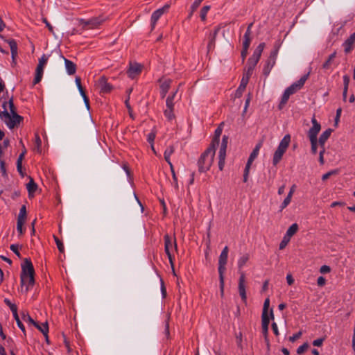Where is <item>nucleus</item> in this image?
I'll use <instances>...</instances> for the list:
<instances>
[{"label": "nucleus", "mask_w": 355, "mask_h": 355, "mask_svg": "<svg viewBox=\"0 0 355 355\" xmlns=\"http://www.w3.org/2000/svg\"><path fill=\"white\" fill-rule=\"evenodd\" d=\"M216 150L213 146H209L205 151L200 155L198 161V171L200 173H204L209 170L215 156Z\"/></svg>", "instance_id": "nucleus-1"}, {"label": "nucleus", "mask_w": 355, "mask_h": 355, "mask_svg": "<svg viewBox=\"0 0 355 355\" xmlns=\"http://www.w3.org/2000/svg\"><path fill=\"white\" fill-rule=\"evenodd\" d=\"M249 254H245L242 257H241L238 261V267L240 272V277L239 279V293L242 299V300L245 303L247 301V295L245 291V275L243 271H241V269L245 265V263L249 260Z\"/></svg>", "instance_id": "nucleus-2"}, {"label": "nucleus", "mask_w": 355, "mask_h": 355, "mask_svg": "<svg viewBox=\"0 0 355 355\" xmlns=\"http://www.w3.org/2000/svg\"><path fill=\"white\" fill-rule=\"evenodd\" d=\"M228 247L225 246L219 257L218 259V274H219V280H220V291L223 293V288H224V273L226 270V264L227 261V257H228Z\"/></svg>", "instance_id": "nucleus-3"}, {"label": "nucleus", "mask_w": 355, "mask_h": 355, "mask_svg": "<svg viewBox=\"0 0 355 355\" xmlns=\"http://www.w3.org/2000/svg\"><path fill=\"white\" fill-rule=\"evenodd\" d=\"M291 142V136L290 135H286L283 139L281 140L277 150H275L273 157H272V164L274 166H276L282 159L283 155L286 151L289 144Z\"/></svg>", "instance_id": "nucleus-4"}, {"label": "nucleus", "mask_w": 355, "mask_h": 355, "mask_svg": "<svg viewBox=\"0 0 355 355\" xmlns=\"http://www.w3.org/2000/svg\"><path fill=\"white\" fill-rule=\"evenodd\" d=\"M279 47V44L276 43L274 46L273 49L271 51L268 58L266 61V63L263 68V74L266 77H267L270 74L272 67L275 65Z\"/></svg>", "instance_id": "nucleus-5"}, {"label": "nucleus", "mask_w": 355, "mask_h": 355, "mask_svg": "<svg viewBox=\"0 0 355 355\" xmlns=\"http://www.w3.org/2000/svg\"><path fill=\"white\" fill-rule=\"evenodd\" d=\"M6 104L7 102H5L3 103V107L4 108V110L1 112L0 111V117L1 119L5 118L8 119V121H6L8 127L10 129L13 128L17 124L19 123L22 120V117L19 116V114L16 113L12 114V116L10 114L8 113L6 109Z\"/></svg>", "instance_id": "nucleus-6"}, {"label": "nucleus", "mask_w": 355, "mask_h": 355, "mask_svg": "<svg viewBox=\"0 0 355 355\" xmlns=\"http://www.w3.org/2000/svg\"><path fill=\"white\" fill-rule=\"evenodd\" d=\"M228 139V136L223 135L222 138V142L220 146V150L218 152V168L220 171H222L225 166L226 150L227 147Z\"/></svg>", "instance_id": "nucleus-7"}, {"label": "nucleus", "mask_w": 355, "mask_h": 355, "mask_svg": "<svg viewBox=\"0 0 355 355\" xmlns=\"http://www.w3.org/2000/svg\"><path fill=\"white\" fill-rule=\"evenodd\" d=\"M31 275H35V270L31 259L26 258L21 263V282H24L26 277Z\"/></svg>", "instance_id": "nucleus-8"}, {"label": "nucleus", "mask_w": 355, "mask_h": 355, "mask_svg": "<svg viewBox=\"0 0 355 355\" xmlns=\"http://www.w3.org/2000/svg\"><path fill=\"white\" fill-rule=\"evenodd\" d=\"M49 55L43 54L42 56L39 59V63L36 68L35 76L33 80V84L36 85L39 83L42 78L44 67L47 63Z\"/></svg>", "instance_id": "nucleus-9"}, {"label": "nucleus", "mask_w": 355, "mask_h": 355, "mask_svg": "<svg viewBox=\"0 0 355 355\" xmlns=\"http://www.w3.org/2000/svg\"><path fill=\"white\" fill-rule=\"evenodd\" d=\"M312 127L309 130L307 135L309 139H318V135L321 130V125L313 116L311 119Z\"/></svg>", "instance_id": "nucleus-10"}, {"label": "nucleus", "mask_w": 355, "mask_h": 355, "mask_svg": "<svg viewBox=\"0 0 355 355\" xmlns=\"http://www.w3.org/2000/svg\"><path fill=\"white\" fill-rule=\"evenodd\" d=\"M97 86L102 94L110 93L113 88L112 85L107 83V80L105 76H102L98 79Z\"/></svg>", "instance_id": "nucleus-11"}, {"label": "nucleus", "mask_w": 355, "mask_h": 355, "mask_svg": "<svg viewBox=\"0 0 355 355\" xmlns=\"http://www.w3.org/2000/svg\"><path fill=\"white\" fill-rule=\"evenodd\" d=\"M105 19L103 17H92L87 20H82V24L84 26H88L89 28H95L101 25Z\"/></svg>", "instance_id": "nucleus-12"}, {"label": "nucleus", "mask_w": 355, "mask_h": 355, "mask_svg": "<svg viewBox=\"0 0 355 355\" xmlns=\"http://www.w3.org/2000/svg\"><path fill=\"white\" fill-rule=\"evenodd\" d=\"M164 250L166 253L171 252L173 249L177 250L176 239L172 238L168 235L166 234L164 236Z\"/></svg>", "instance_id": "nucleus-13"}, {"label": "nucleus", "mask_w": 355, "mask_h": 355, "mask_svg": "<svg viewBox=\"0 0 355 355\" xmlns=\"http://www.w3.org/2000/svg\"><path fill=\"white\" fill-rule=\"evenodd\" d=\"M169 8L168 5H165L161 8L154 11L151 15V26L152 29L155 28V24L161 16Z\"/></svg>", "instance_id": "nucleus-14"}, {"label": "nucleus", "mask_w": 355, "mask_h": 355, "mask_svg": "<svg viewBox=\"0 0 355 355\" xmlns=\"http://www.w3.org/2000/svg\"><path fill=\"white\" fill-rule=\"evenodd\" d=\"M159 82L160 83V96L164 98L170 89L172 80L169 78H160Z\"/></svg>", "instance_id": "nucleus-15"}, {"label": "nucleus", "mask_w": 355, "mask_h": 355, "mask_svg": "<svg viewBox=\"0 0 355 355\" xmlns=\"http://www.w3.org/2000/svg\"><path fill=\"white\" fill-rule=\"evenodd\" d=\"M142 67L141 64L135 63H130L129 68L127 71L128 76L131 78H135L141 72Z\"/></svg>", "instance_id": "nucleus-16"}, {"label": "nucleus", "mask_w": 355, "mask_h": 355, "mask_svg": "<svg viewBox=\"0 0 355 355\" xmlns=\"http://www.w3.org/2000/svg\"><path fill=\"white\" fill-rule=\"evenodd\" d=\"M35 284L34 276H28L24 278V282H21V292L27 293L31 289Z\"/></svg>", "instance_id": "nucleus-17"}, {"label": "nucleus", "mask_w": 355, "mask_h": 355, "mask_svg": "<svg viewBox=\"0 0 355 355\" xmlns=\"http://www.w3.org/2000/svg\"><path fill=\"white\" fill-rule=\"evenodd\" d=\"M220 29V26H216L213 32H211L209 35V43L207 44V50L208 51H210L211 50H213L215 47V43H216V39L217 37V35Z\"/></svg>", "instance_id": "nucleus-18"}, {"label": "nucleus", "mask_w": 355, "mask_h": 355, "mask_svg": "<svg viewBox=\"0 0 355 355\" xmlns=\"http://www.w3.org/2000/svg\"><path fill=\"white\" fill-rule=\"evenodd\" d=\"M269 306H270V299L266 298L263 303L261 318H271V319L273 320L274 319L273 310H272V309H271L270 310V313H268Z\"/></svg>", "instance_id": "nucleus-19"}, {"label": "nucleus", "mask_w": 355, "mask_h": 355, "mask_svg": "<svg viewBox=\"0 0 355 355\" xmlns=\"http://www.w3.org/2000/svg\"><path fill=\"white\" fill-rule=\"evenodd\" d=\"M355 37L351 35L343 43L344 51L345 53H350L354 49Z\"/></svg>", "instance_id": "nucleus-20"}, {"label": "nucleus", "mask_w": 355, "mask_h": 355, "mask_svg": "<svg viewBox=\"0 0 355 355\" xmlns=\"http://www.w3.org/2000/svg\"><path fill=\"white\" fill-rule=\"evenodd\" d=\"M223 128L219 125L214 132V137L211 141L209 146H213L214 150H216V146L219 145L220 137L222 134Z\"/></svg>", "instance_id": "nucleus-21"}, {"label": "nucleus", "mask_w": 355, "mask_h": 355, "mask_svg": "<svg viewBox=\"0 0 355 355\" xmlns=\"http://www.w3.org/2000/svg\"><path fill=\"white\" fill-rule=\"evenodd\" d=\"M6 42L8 44V45L10 48L12 59L13 61H15V58L17 57V53H18L17 42L14 39L7 40Z\"/></svg>", "instance_id": "nucleus-22"}, {"label": "nucleus", "mask_w": 355, "mask_h": 355, "mask_svg": "<svg viewBox=\"0 0 355 355\" xmlns=\"http://www.w3.org/2000/svg\"><path fill=\"white\" fill-rule=\"evenodd\" d=\"M271 318H261L262 333L266 341L268 340V326Z\"/></svg>", "instance_id": "nucleus-23"}, {"label": "nucleus", "mask_w": 355, "mask_h": 355, "mask_svg": "<svg viewBox=\"0 0 355 355\" xmlns=\"http://www.w3.org/2000/svg\"><path fill=\"white\" fill-rule=\"evenodd\" d=\"M332 131L333 130L331 128H328L321 134L319 139H318L319 146H322L323 144H325L326 141L330 137Z\"/></svg>", "instance_id": "nucleus-24"}, {"label": "nucleus", "mask_w": 355, "mask_h": 355, "mask_svg": "<svg viewBox=\"0 0 355 355\" xmlns=\"http://www.w3.org/2000/svg\"><path fill=\"white\" fill-rule=\"evenodd\" d=\"M65 67L69 75H73L76 71V65L72 61L64 58Z\"/></svg>", "instance_id": "nucleus-25"}, {"label": "nucleus", "mask_w": 355, "mask_h": 355, "mask_svg": "<svg viewBox=\"0 0 355 355\" xmlns=\"http://www.w3.org/2000/svg\"><path fill=\"white\" fill-rule=\"evenodd\" d=\"M259 61H257V60H254L251 58H250L248 60V69L245 73V76L250 77V76L252 74L253 70L258 63Z\"/></svg>", "instance_id": "nucleus-26"}, {"label": "nucleus", "mask_w": 355, "mask_h": 355, "mask_svg": "<svg viewBox=\"0 0 355 355\" xmlns=\"http://www.w3.org/2000/svg\"><path fill=\"white\" fill-rule=\"evenodd\" d=\"M336 56V52L334 51V53H332L329 57L327 59V60L323 63L322 64V69H325V70H328V69H331V67H332V64L334 61V59Z\"/></svg>", "instance_id": "nucleus-27"}, {"label": "nucleus", "mask_w": 355, "mask_h": 355, "mask_svg": "<svg viewBox=\"0 0 355 355\" xmlns=\"http://www.w3.org/2000/svg\"><path fill=\"white\" fill-rule=\"evenodd\" d=\"M250 77L244 75L241 80L240 85L236 91V95L240 96L243 91L246 87V85L249 81Z\"/></svg>", "instance_id": "nucleus-28"}, {"label": "nucleus", "mask_w": 355, "mask_h": 355, "mask_svg": "<svg viewBox=\"0 0 355 355\" xmlns=\"http://www.w3.org/2000/svg\"><path fill=\"white\" fill-rule=\"evenodd\" d=\"M33 325L43 334L45 338H47V334L49 333V326L47 322H44L42 324H40L36 322Z\"/></svg>", "instance_id": "nucleus-29"}, {"label": "nucleus", "mask_w": 355, "mask_h": 355, "mask_svg": "<svg viewBox=\"0 0 355 355\" xmlns=\"http://www.w3.org/2000/svg\"><path fill=\"white\" fill-rule=\"evenodd\" d=\"M261 147V142L256 145L255 148L253 149L252 152L250 155L248 162H251V163L253 162L254 159L257 157Z\"/></svg>", "instance_id": "nucleus-30"}, {"label": "nucleus", "mask_w": 355, "mask_h": 355, "mask_svg": "<svg viewBox=\"0 0 355 355\" xmlns=\"http://www.w3.org/2000/svg\"><path fill=\"white\" fill-rule=\"evenodd\" d=\"M12 315H13V317L17 322V324L18 326V327L21 330V331L23 332L24 335L26 336V329H25V327L24 325L23 324V323L21 322V321L20 320V318L18 315V313H17V311H16L15 312H13L12 313Z\"/></svg>", "instance_id": "nucleus-31"}, {"label": "nucleus", "mask_w": 355, "mask_h": 355, "mask_svg": "<svg viewBox=\"0 0 355 355\" xmlns=\"http://www.w3.org/2000/svg\"><path fill=\"white\" fill-rule=\"evenodd\" d=\"M299 227L297 223L292 224L286 231V235L291 238L298 231Z\"/></svg>", "instance_id": "nucleus-32"}, {"label": "nucleus", "mask_w": 355, "mask_h": 355, "mask_svg": "<svg viewBox=\"0 0 355 355\" xmlns=\"http://www.w3.org/2000/svg\"><path fill=\"white\" fill-rule=\"evenodd\" d=\"M175 148L173 146H168L164 153V159L166 162H169L171 160V155L174 153Z\"/></svg>", "instance_id": "nucleus-33"}, {"label": "nucleus", "mask_w": 355, "mask_h": 355, "mask_svg": "<svg viewBox=\"0 0 355 355\" xmlns=\"http://www.w3.org/2000/svg\"><path fill=\"white\" fill-rule=\"evenodd\" d=\"M291 95V94L288 93L286 90L284 91V94H283V95L282 96L281 101H280L279 105V110H282L284 107V106L286 104V103L288 102Z\"/></svg>", "instance_id": "nucleus-34"}, {"label": "nucleus", "mask_w": 355, "mask_h": 355, "mask_svg": "<svg viewBox=\"0 0 355 355\" xmlns=\"http://www.w3.org/2000/svg\"><path fill=\"white\" fill-rule=\"evenodd\" d=\"M309 73L304 75L297 82L293 83L296 85V87L299 89V90L304 86L305 82L306 81V80L309 78Z\"/></svg>", "instance_id": "nucleus-35"}, {"label": "nucleus", "mask_w": 355, "mask_h": 355, "mask_svg": "<svg viewBox=\"0 0 355 355\" xmlns=\"http://www.w3.org/2000/svg\"><path fill=\"white\" fill-rule=\"evenodd\" d=\"M311 143V152L313 155H315L318 152V146H319L318 139H309Z\"/></svg>", "instance_id": "nucleus-36"}, {"label": "nucleus", "mask_w": 355, "mask_h": 355, "mask_svg": "<svg viewBox=\"0 0 355 355\" xmlns=\"http://www.w3.org/2000/svg\"><path fill=\"white\" fill-rule=\"evenodd\" d=\"M26 188L29 193H34L37 188V185L34 180L31 178L29 182L26 185Z\"/></svg>", "instance_id": "nucleus-37"}, {"label": "nucleus", "mask_w": 355, "mask_h": 355, "mask_svg": "<svg viewBox=\"0 0 355 355\" xmlns=\"http://www.w3.org/2000/svg\"><path fill=\"white\" fill-rule=\"evenodd\" d=\"M252 25H253L252 23H251L248 25L247 30L244 34L243 42H248L251 43L250 35H251V28H252Z\"/></svg>", "instance_id": "nucleus-38"}, {"label": "nucleus", "mask_w": 355, "mask_h": 355, "mask_svg": "<svg viewBox=\"0 0 355 355\" xmlns=\"http://www.w3.org/2000/svg\"><path fill=\"white\" fill-rule=\"evenodd\" d=\"M250 45V42H243V49H242L241 53L243 60H244L247 56L248 50Z\"/></svg>", "instance_id": "nucleus-39"}, {"label": "nucleus", "mask_w": 355, "mask_h": 355, "mask_svg": "<svg viewBox=\"0 0 355 355\" xmlns=\"http://www.w3.org/2000/svg\"><path fill=\"white\" fill-rule=\"evenodd\" d=\"M173 109L174 108L166 107V109L164 112V116L170 121L175 118V114H173Z\"/></svg>", "instance_id": "nucleus-40"}, {"label": "nucleus", "mask_w": 355, "mask_h": 355, "mask_svg": "<svg viewBox=\"0 0 355 355\" xmlns=\"http://www.w3.org/2000/svg\"><path fill=\"white\" fill-rule=\"evenodd\" d=\"M26 218V206L23 205V206H21V207L19 210L17 220L25 221Z\"/></svg>", "instance_id": "nucleus-41"}, {"label": "nucleus", "mask_w": 355, "mask_h": 355, "mask_svg": "<svg viewBox=\"0 0 355 355\" xmlns=\"http://www.w3.org/2000/svg\"><path fill=\"white\" fill-rule=\"evenodd\" d=\"M210 8H211L210 6H205L200 10V17L202 21H205L207 14L208 11L210 10Z\"/></svg>", "instance_id": "nucleus-42"}, {"label": "nucleus", "mask_w": 355, "mask_h": 355, "mask_svg": "<svg viewBox=\"0 0 355 355\" xmlns=\"http://www.w3.org/2000/svg\"><path fill=\"white\" fill-rule=\"evenodd\" d=\"M75 82H76V84L77 85V87L80 92V94L81 96H83L84 94H85V92L84 91L83 88V86L81 85V79L80 77L78 76H76V79H75Z\"/></svg>", "instance_id": "nucleus-43"}, {"label": "nucleus", "mask_w": 355, "mask_h": 355, "mask_svg": "<svg viewBox=\"0 0 355 355\" xmlns=\"http://www.w3.org/2000/svg\"><path fill=\"white\" fill-rule=\"evenodd\" d=\"M21 318L23 319L24 321H25L26 322H28L31 324H34L36 322L29 315L28 313H22V315H21Z\"/></svg>", "instance_id": "nucleus-44"}, {"label": "nucleus", "mask_w": 355, "mask_h": 355, "mask_svg": "<svg viewBox=\"0 0 355 355\" xmlns=\"http://www.w3.org/2000/svg\"><path fill=\"white\" fill-rule=\"evenodd\" d=\"M338 173V170L337 169H335V170H331L326 173H324L322 176V180L323 181H325L327 180L328 178H329L330 176L333 175H336Z\"/></svg>", "instance_id": "nucleus-45"}, {"label": "nucleus", "mask_w": 355, "mask_h": 355, "mask_svg": "<svg viewBox=\"0 0 355 355\" xmlns=\"http://www.w3.org/2000/svg\"><path fill=\"white\" fill-rule=\"evenodd\" d=\"M4 303L8 306L12 311V313L13 312H15L16 311H17V306L15 304H12L10 300H8V298H5L4 299Z\"/></svg>", "instance_id": "nucleus-46"}, {"label": "nucleus", "mask_w": 355, "mask_h": 355, "mask_svg": "<svg viewBox=\"0 0 355 355\" xmlns=\"http://www.w3.org/2000/svg\"><path fill=\"white\" fill-rule=\"evenodd\" d=\"M54 239L55 241V243L57 245L58 249L60 252H64V248L62 242L55 236H54Z\"/></svg>", "instance_id": "nucleus-47"}, {"label": "nucleus", "mask_w": 355, "mask_h": 355, "mask_svg": "<svg viewBox=\"0 0 355 355\" xmlns=\"http://www.w3.org/2000/svg\"><path fill=\"white\" fill-rule=\"evenodd\" d=\"M291 238L288 237L286 234L284 235L282 241H281L279 244V249L283 250L287 245V243L289 242Z\"/></svg>", "instance_id": "nucleus-48"}, {"label": "nucleus", "mask_w": 355, "mask_h": 355, "mask_svg": "<svg viewBox=\"0 0 355 355\" xmlns=\"http://www.w3.org/2000/svg\"><path fill=\"white\" fill-rule=\"evenodd\" d=\"M262 52L263 51H261V50H259L257 48H256V49L254 50L252 55L250 58L254 59V60H257V61H259V59H260V57L261 55Z\"/></svg>", "instance_id": "nucleus-49"}, {"label": "nucleus", "mask_w": 355, "mask_h": 355, "mask_svg": "<svg viewBox=\"0 0 355 355\" xmlns=\"http://www.w3.org/2000/svg\"><path fill=\"white\" fill-rule=\"evenodd\" d=\"M288 93H289L290 94H295L296 92H297L299 90V89L296 87V85L293 83L291 85H290L288 87H287L286 89H285Z\"/></svg>", "instance_id": "nucleus-50"}, {"label": "nucleus", "mask_w": 355, "mask_h": 355, "mask_svg": "<svg viewBox=\"0 0 355 355\" xmlns=\"http://www.w3.org/2000/svg\"><path fill=\"white\" fill-rule=\"evenodd\" d=\"M309 347V344L307 343H304L303 345H300L297 349V354H302L305 350H306Z\"/></svg>", "instance_id": "nucleus-51"}, {"label": "nucleus", "mask_w": 355, "mask_h": 355, "mask_svg": "<svg viewBox=\"0 0 355 355\" xmlns=\"http://www.w3.org/2000/svg\"><path fill=\"white\" fill-rule=\"evenodd\" d=\"M25 221L17 220V230L20 235L24 234L23 225Z\"/></svg>", "instance_id": "nucleus-52"}, {"label": "nucleus", "mask_w": 355, "mask_h": 355, "mask_svg": "<svg viewBox=\"0 0 355 355\" xmlns=\"http://www.w3.org/2000/svg\"><path fill=\"white\" fill-rule=\"evenodd\" d=\"M10 248L19 258H21V254L19 251V245H18L12 244L10 245Z\"/></svg>", "instance_id": "nucleus-53"}, {"label": "nucleus", "mask_w": 355, "mask_h": 355, "mask_svg": "<svg viewBox=\"0 0 355 355\" xmlns=\"http://www.w3.org/2000/svg\"><path fill=\"white\" fill-rule=\"evenodd\" d=\"M291 201V198L290 196H286V198L284 200L283 202L280 206L281 211L286 208Z\"/></svg>", "instance_id": "nucleus-54"}, {"label": "nucleus", "mask_w": 355, "mask_h": 355, "mask_svg": "<svg viewBox=\"0 0 355 355\" xmlns=\"http://www.w3.org/2000/svg\"><path fill=\"white\" fill-rule=\"evenodd\" d=\"M173 100V96H168L166 101V107L174 108Z\"/></svg>", "instance_id": "nucleus-55"}, {"label": "nucleus", "mask_w": 355, "mask_h": 355, "mask_svg": "<svg viewBox=\"0 0 355 355\" xmlns=\"http://www.w3.org/2000/svg\"><path fill=\"white\" fill-rule=\"evenodd\" d=\"M35 143H36L37 150L38 152H41L42 141H41L40 136L37 134L35 135Z\"/></svg>", "instance_id": "nucleus-56"}, {"label": "nucleus", "mask_w": 355, "mask_h": 355, "mask_svg": "<svg viewBox=\"0 0 355 355\" xmlns=\"http://www.w3.org/2000/svg\"><path fill=\"white\" fill-rule=\"evenodd\" d=\"M302 334V331H298L297 333L293 334L292 336L289 337V341H291L292 343L295 342L296 340H297L298 338H300Z\"/></svg>", "instance_id": "nucleus-57"}, {"label": "nucleus", "mask_w": 355, "mask_h": 355, "mask_svg": "<svg viewBox=\"0 0 355 355\" xmlns=\"http://www.w3.org/2000/svg\"><path fill=\"white\" fill-rule=\"evenodd\" d=\"M324 340V338H318L313 341V345L315 347H320Z\"/></svg>", "instance_id": "nucleus-58"}, {"label": "nucleus", "mask_w": 355, "mask_h": 355, "mask_svg": "<svg viewBox=\"0 0 355 355\" xmlns=\"http://www.w3.org/2000/svg\"><path fill=\"white\" fill-rule=\"evenodd\" d=\"M8 104H9V107H10V111L11 114H14V113H16V108H15V107L14 105L12 98H11L9 100Z\"/></svg>", "instance_id": "nucleus-59"}, {"label": "nucleus", "mask_w": 355, "mask_h": 355, "mask_svg": "<svg viewBox=\"0 0 355 355\" xmlns=\"http://www.w3.org/2000/svg\"><path fill=\"white\" fill-rule=\"evenodd\" d=\"M331 271V268L329 266L324 265L322 266L320 268V272L322 274L328 273Z\"/></svg>", "instance_id": "nucleus-60"}, {"label": "nucleus", "mask_w": 355, "mask_h": 355, "mask_svg": "<svg viewBox=\"0 0 355 355\" xmlns=\"http://www.w3.org/2000/svg\"><path fill=\"white\" fill-rule=\"evenodd\" d=\"M0 168H1V171L2 173V174L4 175L6 174V163L4 162V160H3L2 159H0Z\"/></svg>", "instance_id": "nucleus-61"}, {"label": "nucleus", "mask_w": 355, "mask_h": 355, "mask_svg": "<svg viewBox=\"0 0 355 355\" xmlns=\"http://www.w3.org/2000/svg\"><path fill=\"white\" fill-rule=\"evenodd\" d=\"M155 138V133L152 132L148 135L147 140L150 144H153L154 142Z\"/></svg>", "instance_id": "nucleus-62"}, {"label": "nucleus", "mask_w": 355, "mask_h": 355, "mask_svg": "<svg viewBox=\"0 0 355 355\" xmlns=\"http://www.w3.org/2000/svg\"><path fill=\"white\" fill-rule=\"evenodd\" d=\"M349 83V77L347 75H345L343 76V85H344L343 88L348 89Z\"/></svg>", "instance_id": "nucleus-63"}, {"label": "nucleus", "mask_w": 355, "mask_h": 355, "mask_svg": "<svg viewBox=\"0 0 355 355\" xmlns=\"http://www.w3.org/2000/svg\"><path fill=\"white\" fill-rule=\"evenodd\" d=\"M326 283V279L322 276H320L317 279V284L319 286H323Z\"/></svg>", "instance_id": "nucleus-64"}]
</instances>
